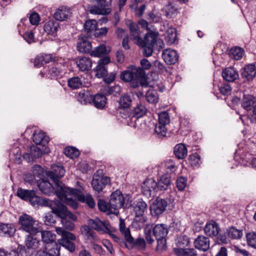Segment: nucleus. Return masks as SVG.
<instances>
[{
    "mask_svg": "<svg viewBox=\"0 0 256 256\" xmlns=\"http://www.w3.org/2000/svg\"><path fill=\"white\" fill-rule=\"evenodd\" d=\"M142 191L147 197L154 196L158 191L157 182L153 178H148L143 183Z\"/></svg>",
    "mask_w": 256,
    "mask_h": 256,
    "instance_id": "obj_14",
    "label": "nucleus"
},
{
    "mask_svg": "<svg viewBox=\"0 0 256 256\" xmlns=\"http://www.w3.org/2000/svg\"><path fill=\"white\" fill-rule=\"evenodd\" d=\"M188 163L192 167L198 166L201 164L200 158L197 152H194L189 156Z\"/></svg>",
    "mask_w": 256,
    "mask_h": 256,
    "instance_id": "obj_52",
    "label": "nucleus"
},
{
    "mask_svg": "<svg viewBox=\"0 0 256 256\" xmlns=\"http://www.w3.org/2000/svg\"><path fill=\"white\" fill-rule=\"evenodd\" d=\"M71 16L70 10L69 8L62 6L58 8L54 14V18L57 20L64 21Z\"/></svg>",
    "mask_w": 256,
    "mask_h": 256,
    "instance_id": "obj_26",
    "label": "nucleus"
},
{
    "mask_svg": "<svg viewBox=\"0 0 256 256\" xmlns=\"http://www.w3.org/2000/svg\"><path fill=\"white\" fill-rule=\"evenodd\" d=\"M146 18L154 22H158L161 20V17L158 13H154V12H150L146 14Z\"/></svg>",
    "mask_w": 256,
    "mask_h": 256,
    "instance_id": "obj_63",
    "label": "nucleus"
},
{
    "mask_svg": "<svg viewBox=\"0 0 256 256\" xmlns=\"http://www.w3.org/2000/svg\"><path fill=\"white\" fill-rule=\"evenodd\" d=\"M166 40L170 44H173L177 40L176 30L174 28H168L166 32Z\"/></svg>",
    "mask_w": 256,
    "mask_h": 256,
    "instance_id": "obj_47",
    "label": "nucleus"
},
{
    "mask_svg": "<svg viewBox=\"0 0 256 256\" xmlns=\"http://www.w3.org/2000/svg\"><path fill=\"white\" fill-rule=\"evenodd\" d=\"M163 11L165 12V16L167 18H171L178 14L177 8L172 4L169 3L163 8Z\"/></svg>",
    "mask_w": 256,
    "mask_h": 256,
    "instance_id": "obj_43",
    "label": "nucleus"
},
{
    "mask_svg": "<svg viewBox=\"0 0 256 256\" xmlns=\"http://www.w3.org/2000/svg\"><path fill=\"white\" fill-rule=\"evenodd\" d=\"M16 196L24 200L28 201L33 206H49L50 204L52 205L51 200L38 196L36 192L34 190H25L19 188L17 190Z\"/></svg>",
    "mask_w": 256,
    "mask_h": 256,
    "instance_id": "obj_3",
    "label": "nucleus"
},
{
    "mask_svg": "<svg viewBox=\"0 0 256 256\" xmlns=\"http://www.w3.org/2000/svg\"><path fill=\"white\" fill-rule=\"evenodd\" d=\"M174 154L178 159H182L186 156L188 150L184 144H179L174 148Z\"/></svg>",
    "mask_w": 256,
    "mask_h": 256,
    "instance_id": "obj_40",
    "label": "nucleus"
},
{
    "mask_svg": "<svg viewBox=\"0 0 256 256\" xmlns=\"http://www.w3.org/2000/svg\"><path fill=\"white\" fill-rule=\"evenodd\" d=\"M42 240V242L47 244H50L51 248H56L54 244H58L55 242L56 235L50 231H42L41 233Z\"/></svg>",
    "mask_w": 256,
    "mask_h": 256,
    "instance_id": "obj_32",
    "label": "nucleus"
},
{
    "mask_svg": "<svg viewBox=\"0 0 256 256\" xmlns=\"http://www.w3.org/2000/svg\"><path fill=\"white\" fill-rule=\"evenodd\" d=\"M222 76L224 80L232 82L238 78V74L236 70L232 68H227L222 72Z\"/></svg>",
    "mask_w": 256,
    "mask_h": 256,
    "instance_id": "obj_28",
    "label": "nucleus"
},
{
    "mask_svg": "<svg viewBox=\"0 0 256 256\" xmlns=\"http://www.w3.org/2000/svg\"><path fill=\"white\" fill-rule=\"evenodd\" d=\"M64 74V72L62 69L54 66L49 70L47 76L51 79H57L62 78Z\"/></svg>",
    "mask_w": 256,
    "mask_h": 256,
    "instance_id": "obj_41",
    "label": "nucleus"
},
{
    "mask_svg": "<svg viewBox=\"0 0 256 256\" xmlns=\"http://www.w3.org/2000/svg\"><path fill=\"white\" fill-rule=\"evenodd\" d=\"M29 21L32 25L37 26L40 21V17L39 14L35 12H32L28 14Z\"/></svg>",
    "mask_w": 256,
    "mask_h": 256,
    "instance_id": "obj_61",
    "label": "nucleus"
},
{
    "mask_svg": "<svg viewBox=\"0 0 256 256\" xmlns=\"http://www.w3.org/2000/svg\"><path fill=\"white\" fill-rule=\"evenodd\" d=\"M138 2H132L130 8L132 10L135 12L136 16L140 17L142 16L146 10V5L142 4L140 6L138 5Z\"/></svg>",
    "mask_w": 256,
    "mask_h": 256,
    "instance_id": "obj_50",
    "label": "nucleus"
},
{
    "mask_svg": "<svg viewBox=\"0 0 256 256\" xmlns=\"http://www.w3.org/2000/svg\"><path fill=\"white\" fill-rule=\"evenodd\" d=\"M52 211L46 213L44 217V222L46 226H52L56 222V216H58L52 209Z\"/></svg>",
    "mask_w": 256,
    "mask_h": 256,
    "instance_id": "obj_51",
    "label": "nucleus"
},
{
    "mask_svg": "<svg viewBox=\"0 0 256 256\" xmlns=\"http://www.w3.org/2000/svg\"><path fill=\"white\" fill-rule=\"evenodd\" d=\"M65 170L64 167L60 165H52L51 170L48 172V176L55 183V184L63 185L62 182L59 181L64 176Z\"/></svg>",
    "mask_w": 256,
    "mask_h": 256,
    "instance_id": "obj_15",
    "label": "nucleus"
},
{
    "mask_svg": "<svg viewBox=\"0 0 256 256\" xmlns=\"http://www.w3.org/2000/svg\"><path fill=\"white\" fill-rule=\"evenodd\" d=\"M52 205L50 204V207L53 210L58 216L61 218H70L75 221L76 220V216L72 212L68 210V208L65 205L58 200L52 201Z\"/></svg>",
    "mask_w": 256,
    "mask_h": 256,
    "instance_id": "obj_8",
    "label": "nucleus"
},
{
    "mask_svg": "<svg viewBox=\"0 0 256 256\" xmlns=\"http://www.w3.org/2000/svg\"><path fill=\"white\" fill-rule=\"evenodd\" d=\"M171 184L170 176L168 174L162 176L157 182L158 191L166 190L168 189Z\"/></svg>",
    "mask_w": 256,
    "mask_h": 256,
    "instance_id": "obj_33",
    "label": "nucleus"
},
{
    "mask_svg": "<svg viewBox=\"0 0 256 256\" xmlns=\"http://www.w3.org/2000/svg\"><path fill=\"white\" fill-rule=\"evenodd\" d=\"M16 228L12 224H0V235L8 237L13 236Z\"/></svg>",
    "mask_w": 256,
    "mask_h": 256,
    "instance_id": "obj_27",
    "label": "nucleus"
},
{
    "mask_svg": "<svg viewBox=\"0 0 256 256\" xmlns=\"http://www.w3.org/2000/svg\"><path fill=\"white\" fill-rule=\"evenodd\" d=\"M194 245L196 248L206 252L210 248V243L209 238L204 236H199L194 240Z\"/></svg>",
    "mask_w": 256,
    "mask_h": 256,
    "instance_id": "obj_24",
    "label": "nucleus"
},
{
    "mask_svg": "<svg viewBox=\"0 0 256 256\" xmlns=\"http://www.w3.org/2000/svg\"><path fill=\"white\" fill-rule=\"evenodd\" d=\"M97 23L95 20H88L84 24V28L87 32L90 33L96 30Z\"/></svg>",
    "mask_w": 256,
    "mask_h": 256,
    "instance_id": "obj_59",
    "label": "nucleus"
},
{
    "mask_svg": "<svg viewBox=\"0 0 256 256\" xmlns=\"http://www.w3.org/2000/svg\"><path fill=\"white\" fill-rule=\"evenodd\" d=\"M92 96L88 90H82L79 92L78 100L82 104H90L92 100Z\"/></svg>",
    "mask_w": 256,
    "mask_h": 256,
    "instance_id": "obj_34",
    "label": "nucleus"
},
{
    "mask_svg": "<svg viewBox=\"0 0 256 256\" xmlns=\"http://www.w3.org/2000/svg\"><path fill=\"white\" fill-rule=\"evenodd\" d=\"M76 64L80 70L86 72L91 70L92 62L90 58L83 56L78 58Z\"/></svg>",
    "mask_w": 256,
    "mask_h": 256,
    "instance_id": "obj_25",
    "label": "nucleus"
},
{
    "mask_svg": "<svg viewBox=\"0 0 256 256\" xmlns=\"http://www.w3.org/2000/svg\"><path fill=\"white\" fill-rule=\"evenodd\" d=\"M92 102L97 108L103 109L107 102V99L104 94H97L92 96Z\"/></svg>",
    "mask_w": 256,
    "mask_h": 256,
    "instance_id": "obj_30",
    "label": "nucleus"
},
{
    "mask_svg": "<svg viewBox=\"0 0 256 256\" xmlns=\"http://www.w3.org/2000/svg\"><path fill=\"white\" fill-rule=\"evenodd\" d=\"M68 84L69 87L72 89H77L82 86V83L79 77L74 76L68 80Z\"/></svg>",
    "mask_w": 256,
    "mask_h": 256,
    "instance_id": "obj_54",
    "label": "nucleus"
},
{
    "mask_svg": "<svg viewBox=\"0 0 256 256\" xmlns=\"http://www.w3.org/2000/svg\"><path fill=\"white\" fill-rule=\"evenodd\" d=\"M56 248H48L49 246L46 248L48 251L40 250H38L36 256H59L60 246L58 244H54Z\"/></svg>",
    "mask_w": 256,
    "mask_h": 256,
    "instance_id": "obj_31",
    "label": "nucleus"
},
{
    "mask_svg": "<svg viewBox=\"0 0 256 256\" xmlns=\"http://www.w3.org/2000/svg\"><path fill=\"white\" fill-rule=\"evenodd\" d=\"M34 142L36 144L46 145L49 142V138L42 132H35L32 136Z\"/></svg>",
    "mask_w": 256,
    "mask_h": 256,
    "instance_id": "obj_35",
    "label": "nucleus"
},
{
    "mask_svg": "<svg viewBox=\"0 0 256 256\" xmlns=\"http://www.w3.org/2000/svg\"><path fill=\"white\" fill-rule=\"evenodd\" d=\"M161 166L166 173L174 172L176 170L175 162L171 159L167 160L162 163Z\"/></svg>",
    "mask_w": 256,
    "mask_h": 256,
    "instance_id": "obj_46",
    "label": "nucleus"
},
{
    "mask_svg": "<svg viewBox=\"0 0 256 256\" xmlns=\"http://www.w3.org/2000/svg\"><path fill=\"white\" fill-rule=\"evenodd\" d=\"M59 27L60 26L58 22L54 20H51L44 24V30L48 34L55 36Z\"/></svg>",
    "mask_w": 256,
    "mask_h": 256,
    "instance_id": "obj_29",
    "label": "nucleus"
},
{
    "mask_svg": "<svg viewBox=\"0 0 256 256\" xmlns=\"http://www.w3.org/2000/svg\"><path fill=\"white\" fill-rule=\"evenodd\" d=\"M120 108L126 109L129 108L132 104V99L130 95L124 94L122 95L118 101Z\"/></svg>",
    "mask_w": 256,
    "mask_h": 256,
    "instance_id": "obj_42",
    "label": "nucleus"
},
{
    "mask_svg": "<svg viewBox=\"0 0 256 256\" xmlns=\"http://www.w3.org/2000/svg\"><path fill=\"white\" fill-rule=\"evenodd\" d=\"M77 43V50L82 53H90L92 46L88 37L80 36Z\"/></svg>",
    "mask_w": 256,
    "mask_h": 256,
    "instance_id": "obj_22",
    "label": "nucleus"
},
{
    "mask_svg": "<svg viewBox=\"0 0 256 256\" xmlns=\"http://www.w3.org/2000/svg\"><path fill=\"white\" fill-rule=\"evenodd\" d=\"M241 76L247 80H252L256 76V66L253 64L246 65L241 69Z\"/></svg>",
    "mask_w": 256,
    "mask_h": 256,
    "instance_id": "obj_21",
    "label": "nucleus"
},
{
    "mask_svg": "<svg viewBox=\"0 0 256 256\" xmlns=\"http://www.w3.org/2000/svg\"><path fill=\"white\" fill-rule=\"evenodd\" d=\"M220 231V228L218 223L212 220L207 222L204 228V233L210 237H214L218 236Z\"/></svg>",
    "mask_w": 256,
    "mask_h": 256,
    "instance_id": "obj_23",
    "label": "nucleus"
},
{
    "mask_svg": "<svg viewBox=\"0 0 256 256\" xmlns=\"http://www.w3.org/2000/svg\"><path fill=\"white\" fill-rule=\"evenodd\" d=\"M226 233L228 238L232 240L240 239L243 236L242 231L234 226L228 228L226 230Z\"/></svg>",
    "mask_w": 256,
    "mask_h": 256,
    "instance_id": "obj_38",
    "label": "nucleus"
},
{
    "mask_svg": "<svg viewBox=\"0 0 256 256\" xmlns=\"http://www.w3.org/2000/svg\"><path fill=\"white\" fill-rule=\"evenodd\" d=\"M108 54L106 46L104 45L100 44L96 47L93 50L90 52V54L92 56L100 57Z\"/></svg>",
    "mask_w": 256,
    "mask_h": 256,
    "instance_id": "obj_49",
    "label": "nucleus"
},
{
    "mask_svg": "<svg viewBox=\"0 0 256 256\" xmlns=\"http://www.w3.org/2000/svg\"><path fill=\"white\" fill-rule=\"evenodd\" d=\"M146 208V204L142 200L136 202V204L134 207L136 218L133 222V225L136 228H140L144 224L145 220L143 215Z\"/></svg>",
    "mask_w": 256,
    "mask_h": 256,
    "instance_id": "obj_11",
    "label": "nucleus"
},
{
    "mask_svg": "<svg viewBox=\"0 0 256 256\" xmlns=\"http://www.w3.org/2000/svg\"><path fill=\"white\" fill-rule=\"evenodd\" d=\"M168 202L163 198H157L150 207L151 214L154 216H159L166 210Z\"/></svg>",
    "mask_w": 256,
    "mask_h": 256,
    "instance_id": "obj_16",
    "label": "nucleus"
},
{
    "mask_svg": "<svg viewBox=\"0 0 256 256\" xmlns=\"http://www.w3.org/2000/svg\"><path fill=\"white\" fill-rule=\"evenodd\" d=\"M18 224L20 230L31 234H36L41 231L40 226L32 216L26 214L19 217Z\"/></svg>",
    "mask_w": 256,
    "mask_h": 256,
    "instance_id": "obj_4",
    "label": "nucleus"
},
{
    "mask_svg": "<svg viewBox=\"0 0 256 256\" xmlns=\"http://www.w3.org/2000/svg\"><path fill=\"white\" fill-rule=\"evenodd\" d=\"M64 154L70 158H74L79 156L78 150L73 146H68L64 149Z\"/></svg>",
    "mask_w": 256,
    "mask_h": 256,
    "instance_id": "obj_56",
    "label": "nucleus"
},
{
    "mask_svg": "<svg viewBox=\"0 0 256 256\" xmlns=\"http://www.w3.org/2000/svg\"><path fill=\"white\" fill-rule=\"evenodd\" d=\"M130 246L132 247H137L138 248L144 250L146 248V244L145 240L144 238H136L135 240L134 238L132 237V241L131 242H126Z\"/></svg>",
    "mask_w": 256,
    "mask_h": 256,
    "instance_id": "obj_53",
    "label": "nucleus"
},
{
    "mask_svg": "<svg viewBox=\"0 0 256 256\" xmlns=\"http://www.w3.org/2000/svg\"><path fill=\"white\" fill-rule=\"evenodd\" d=\"M110 62V58L108 56H104L100 58L98 62L97 66L94 70L96 76L98 78H104L107 74V70L105 68V65L108 64Z\"/></svg>",
    "mask_w": 256,
    "mask_h": 256,
    "instance_id": "obj_20",
    "label": "nucleus"
},
{
    "mask_svg": "<svg viewBox=\"0 0 256 256\" xmlns=\"http://www.w3.org/2000/svg\"><path fill=\"white\" fill-rule=\"evenodd\" d=\"M120 78L125 82H130V86L133 88L138 87L140 84L143 87L148 85L146 79V72L140 67L131 66L121 73Z\"/></svg>",
    "mask_w": 256,
    "mask_h": 256,
    "instance_id": "obj_1",
    "label": "nucleus"
},
{
    "mask_svg": "<svg viewBox=\"0 0 256 256\" xmlns=\"http://www.w3.org/2000/svg\"><path fill=\"white\" fill-rule=\"evenodd\" d=\"M145 97L146 101L152 104L157 103L159 99L157 92L152 89H150L146 92Z\"/></svg>",
    "mask_w": 256,
    "mask_h": 256,
    "instance_id": "obj_44",
    "label": "nucleus"
},
{
    "mask_svg": "<svg viewBox=\"0 0 256 256\" xmlns=\"http://www.w3.org/2000/svg\"><path fill=\"white\" fill-rule=\"evenodd\" d=\"M119 226L120 230L122 234H124L126 242H132V236L130 234V230L128 228L126 227L124 222L120 220Z\"/></svg>",
    "mask_w": 256,
    "mask_h": 256,
    "instance_id": "obj_48",
    "label": "nucleus"
},
{
    "mask_svg": "<svg viewBox=\"0 0 256 256\" xmlns=\"http://www.w3.org/2000/svg\"><path fill=\"white\" fill-rule=\"evenodd\" d=\"M95 4L92 6L90 12L92 14L107 15L110 12L108 7L111 4L112 0H94Z\"/></svg>",
    "mask_w": 256,
    "mask_h": 256,
    "instance_id": "obj_12",
    "label": "nucleus"
},
{
    "mask_svg": "<svg viewBox=\"0 0 256 256\" xmlns=\"http://www.w3.org/2000/svg\"><path fill=\"white\" fill-rule=\"evenodd\" d=\"M38 186L42 194L49 196L56 194L60 199H62L68 195L76 193V190L64 185L57 184H56L54 188L48 181L44 180L40 182Z\"/></svg>",
    "mask_w": 256,
    "mask_h": 256,
    "instance_id": "obj_2",
    "label": "nucleus"
},
{
    "mask_svg": "<svg viewBox=\"0 0 256 256\" xmlns=\"http://www.w3.org/2000/svg\"><path fill=\"white\" fill-rule=\"evenodd\" d=\"M110 182V179L107 176H99L94 175L91 184L94 190L100 192Z\"/></svg>",
    "mask_w": 256,
    "mask_h": 256,
    "instance_id": "obj_18",
    "label": "nucleus"
},
{
    "mask_svg": "<svg viewBox=\"0 0 256 256\" xmlns=\"http://www.w3.org/2000/svg\"><path fill=\"white\" fill-rule=\"evenodd\" d=\"M147 112V109L142 104H138L136 107L134 108L132 111V118L136 119L139 118L144 116Z\"/></svg>",
    "mask_w": 256,
    "mask_h": 256,
    "instance_id": "obj_45",
    "label": "nucleus"
},
{
    "mask_svg": "<svg viewBox=\"0 0 256 256\" xmlns=\"http://www.w3.org/2000/svg\"><path fill=\"white\" fill-rule=\"evenodd\" d=\"M230 54L234 60H239L242 58L244 51L242 48L236 46L230 49Z\"/></svg>",
    "mask_w": 256,
    "mask_h": 256,
    "instance_id": "obj_57",
    "label": "nucleus"
},
{
    "mask_svg": "<svg viewBox=\"0 0 256 256\" xmlns=\"http://www.w3.org/2000/svg\"><path fill=\"white\" fill-rule=\"evenodd\" d=\"M254 97L253 96L244 94L242 102V106L247 110H250L254 103Z\"/></svg>",
    "mask_w": 256,
    "mask_h": 256,
    "instance_id": "obj_37",
    "label": "nucleus"
},
{
    "mask_svg": "<svg viewBox=\"0 0 256 256\" xmlns=\"http://www.w3.org/2000/svg\"><path fill=\"white\" fill-rule=\"evenodd\" d=\"M98 206L99 210L104 212H108V214H112L110 212V202H106L102 200H99L98 203Z\"/></svg>",
    "mask_w": 256,
    "mask_h": 256,
    "instance_id": "obj_60",
    "label": "nucleus"
},
{
    "mask_svg": "<svg viewBox=\"0 0 256 256\" xmlns=\"http://www.w3.org/2000/svg\"><path fill=\"white\" fill-rule=\"evenodd\" d=\"M152 232L157 241L156 249L164 250L166 247V238L168 232V226L163 224H157L152 228Z\"/></svg>",
    "mask_w": 256,
    "mask_h": 256,
    "instance_id": "obj_5",
    "label": "nucleus"
},
{
    "mask_svg": "<svg viewBox=\"0 0 256 256\" xmlns=\"http://www.w3.org/2000/svg\"><path fill=\"white\" fill-rule=\"evenodd\" d=\"M248 244L254 248H256V232H250L246 236Z\"/></svg>",
    "mask_w": 256,
    "mask_h": 256,
    "instance_id": "obj_58",
    "label": "nucleus"
},
{
    "mask_svg": "<svg viewBox=\"0 0 256 256\" xmlns=\"http://www.w3.org/2000/svg\"><path fill=\"white\" fill-rule=\"evenodd\" d=\"M219 90L222 94L228 96L231 94L232 88L229 84L224 83L219 86Z\"/></svg>",
    "mask_w": 256,
    "mask_h": 256,
    "instance_id": "obj_64",
    "label": "nucleus"
},
{
    "mask_svg": "<svg viewBox=\"0 0 256 256\" xmlns=\"http://www.w3.org/2000/svg\"><path fill=\"white\" fill-rule=\"evenodd\" d=\"M56 230L58 234L62 236L58 240L60 245L64 246L70 252L74 251L76 246L73 241L76 240V236L73 234L65 230L62 228H56Z\"/></svg>",
    "mask_w": 256,
    "mask_h": 256,
    "instance_id": "obj_7",
    "label": "nucleus"
},
{
    "mask_svg": "<svg viewBox=\"0 0 256 256\" xmlns=\"http://www.w3.org/2000/svg\"><path fill=\"white\" fill-rule=\"evenodd\" d=\"M170 122V116L167 112H162L158 114V122L156 124L154 133L157 136L162 138L166 136V126Z\"/></svg>",
    "mask_w": 256,
    "mask_h": 256,
    "instance_id": "obj_10",
    "label": "nucleus"
},
{
    "mask_svg": "<svg viewBox=\"0 0 256 256\" xmlns=\"http://www.w3.org/2000/svg\"><path fill=\"white\" fill-rule=\"evenodd\" d=\"M78 200L82 202H86L90 208H94L96 206L94 200L90 194H80Z\"/></svg>",
    "mask_w": 256,
    "mask_h": 256,
    "instance_id": "obj_55",
    "label": "nucleus"
},
{
    "mask_svg": "<svg viewBox=\"0 0 256 256\" xmlns=\"http://www.w3.org/2000/svg\"><path fill=\"white\" fill-rule=\"evenodd\" d=\"M130 30V37L134 42L137 44H142V38L140 36V31L137 24L130 22L127 24Z\"/></svg>",
    "mask_w": 256,
    "mask_h": 256,
    "instance_id": "obj_17",
    "label": "nucleus"
},
{
    "mask_svg": "<svg viewBox=\"0 0 256 256\" xmlns=\"http://www.w3.org/2000/svg\"><path fill=\"white\" fill-rule=\"evenodd\" d=\"M158 34L157 32L150 31L142 38V44H137L142 48V54L144 56L148 57L153 53L154 46L158 41Z\"/></svg>",
    "mask_w": 256,
    "mask_h": 256,
    "instance_id": "obj_6",
    "label": "nucleus"
},
{
    "mask_svg": "<svg viewBox=\"0 0 256 256\" xmlns=\"http://www.w3.org/2000/svg\"><path fill=\"white\" fill-rule=\"evenodd\" d=\"M36 234H28L26 236L25 245L28 249H36L38 246L39 242L34 236Z\"/></svg>",
    "mask_w": 256,
    "mask_h": 256,
    "instance_id": "obj_39",
    "label": "nucleus"
},
{
    "mask_svg": "<svg viewBox=\"0 0 256 256\" xmlns=\"http://www.w3.org/2000/svg\"><path fill=\"white\" fill-rule=\"evenodd\" d=\"M109 202L110 207V212L112 214H118V209L126 207V206H124V196L120 190H116L111 194Z\"/></svg>",
    "mask_w": 256,
    "mask_h": 256,
    "instance_id": "obj_9",
    "label": "nucleus"
},
{
    "mask_svg": "<svg viewBox=\"0 0 256 256\" xmlns=\"http://www.w3.org/2000/svg\"><path fill=\"white\" fill-rule=\"evenodd\" d=\"M82 234L86 240L96 241L98 240L96 233L94 230L88 226L84 225L80 228Z\"/></svg>",
    "mask_w": 256,
    "mask_h": 256,
    "instance_id": "obj_36",
    "label": "nucleus"
},
{
    "mask_svg": "<svg viewBox=\"0 0 256 256\" xmlns=\"http://www.w3.org/2000/svg\"><path fill=\"white\" fill-rule=\"evenodd\" d=\"M162 58L166 64L171 65L178 61L179 56L176 50L168 48L162 51Z\"/></svg>",
    "mask_w": 256,
    "mask_h": 256,
    "instance_id": "obj_19",
    "label": "nucleus"
},
{
    "mask_svg": "<svg viewBox=\"0 0 256 256\" xmlns=\"http://www.w3.org/2000/svg\"><path fill=\"white\" fill-rule=\"evenodd\" d=\"M11 256H28V252L24 246H19L18 248L10 253Z\"/></svg>",
    "mask_w": 256,
    "mask_h": 256,
    "instance_id": "obj_62",
    "label": "nucleus"
},
{
    "mask_svg": "<svg viewBox=\"0 0 256 256\" xmlns=\"http://www.w3.org/2000/svg\"><path fill=\"white\" fill-rule=\"evenodd\" d=\"M88 224L92 228L97 231H102L107 234H110L113 231L108 222L102 221L98 218L94 220L90 219Z\"/></svg>",
    "mask_w": 256,
    "mask_h": 256,
    "instance_id": "obj_13",
    "label": "nucleus"
}]
</instances>
